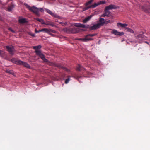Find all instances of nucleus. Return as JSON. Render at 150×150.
Segmentation results:
<instances>
[{
	"label": "nucleus",
	"mask_w": 150,
	"mask_h": 150,
	"mask_svg": "<svg viewBox=\"0 0 150 150\" xmlns=\"http://www.w3.org/2000/svg\"><path fill=\"white\" fill-rule=\"evenodd\" d=\"M11 61L17 64L22 65L27 68H30L31 67L26 62H24L19 60H17L15 59H12Z\"/></svg>",
	"instance_id": "1"
},
{
	"label": "nucleus",
	"mask_w": 150,
	"mask_h": 150,
	"mask_svg": "<svg viewBox=\"0 0 150 150\" xmlns=\"http://www.w3.org/2000/svg\"><path fill=\"white\" fill-rule=\"evenodd\" d=\"M117 26L118 27H121L122 28H124L127 31L130 32L131 33H134V31L128 27H126L128 26V24H122L120 23H117Z\"/></svg>",
	"instance_id": "2"
},
{
	"label": "nucleus",
	"mask_w": 150,
	"mask_h": 150,
	"mask_svg": "<svg viewBox=\"0 0 150 150\" xmlns=\"http://www.w3.org/2000/svg\"><path fill=\"white\" fill-rule=\"evenodd\" d=\"M96 34H89L85 36L84 38L79 39L82 41L83 42H86L88 41H91L93 40V39L91 38L95 36Z\"/></svg>",
	"instance_id": "3"
},
{
	"label": "nucleus",
	"mask_w": 150,
	"mask_h": 150,
	"mask_svg": "<svg viewBox=\"0 0 150 150\" xmlns=\"http://www.w3.org/2000/svg\"><path fill=\"white\" fill-rule=\"evenodd\" d=\"M6 48L7 51L12 56L14 54L15 50L13 46H6Z\"/></svg>",
	"instance_id": "4"
},
{
	"label": "nucleus",
	"mask_w": 150,
	"mask_h": 150,
	"mask_svg": "<svg viewBox=\"0 0 150 150\" xmlns=\"http://www.w3.org/2000/svg\"><path fill=\"white\" fill-rule=\"evenodd\" d=\"M64 30L69 33H75L77 32L76 28H66L64 29Z\"/></svg>",
	"instance_id": "5"
},
{
	"label": "nucleus",
	"mask_w": 150,
	"mask_h": 150,
	"mask_svg": "<svg viewBox=\"0 0 150 150\" xmlns=\"http://www.w3.org/2000/svg\"><path fill=\"white\" fill-rule=\"evenodd\" d=\"M119 8V7L118 6H117L116 5L113 4H111L108 6L105 7L104 11H108L110 10L116 9L118 8Z\"/></svg>",
	"instance_id": "6"
},
{
	"label": "nucleus",
	"mask_w": 150,
	"mask_h": 150,
	"mask_svg": "<svg viewBox=\"0 0 150 150\" xmlns=\"http://www.w3.org/2000/svg\"><path fill=\"white\" fill-rule=\"evenodd\" d=\"M31 11L33 12L37 16H40V15L39 13V8L34 6H33L32 7V8Z\"/></svg>",
	"instance_id": "7"
},
{
	"label": "nucleus",
	"mask_w": 150,
	"mask_h": 150,
	"mask_svg": "<svg viewBox=\"0 0 150 150\" xmlns=\"http://www.w3.org/2000/svg\"><path fill=\"white\" fill-rule=\"evenodd\" d=\"M106 3V2L105 1H100L97 3H94L93 4L90 5L91 8H94L97 6L101 4H105Z\"/></svg>",
	"instance_id": "8"
},
{
	"label": "nucleus",
	"mask_w": 150,
	"mask_h": 150,
	"mask_svg": "<svg viewBox=\"0 0 150 150\" xmlns=\"http://www.w3.org/2000/svg\"><path fill=\"white\" fill-rule=\"evenodd\" d=\"M45 9L47 13L51 15L52 16L56 18L58 16L57 14L54 13L50 10L47 8H45Z\"/></svg>",
	"instance_id": "9"
},
{
	"label": "nucleus",
	"mask_w": 150,
	"mask_h": 150,
	"mask_svg": "<svg viewBox=\"0 0 150 150\" xmlns=\"http://www.w3.org/2000/svg\"><path fill=\"white\" fill-rule=\"evenodd\" d=\"M40 31L41 32H43L45 33H50V32H52L53 33H55L56 32V31L54 30H53L52 29H49L47 28H43L40 30Z\"/></svg>",
	"instance_id": "10"
},
{
	"label": "nucleus",
	"mask_w": 150,
	"mask_h": 150,
	"mask_svg": "<svg viewBox=\"0 0 150 150\" xmlns=\"http://www.w3.org/2000/svg\"><path fill=\"white\" fill-rule=\"evenodd\" d=\"M112 33L115 34L116 35L121 36L124 35V33L120 32H118L116 30H113L112 31Z\"/></svg>",
	"instance_id": "11"
},
{
	"label": "nucleus",
	"mask_w": 150,
	"mask_h": 150,
	"mask_svg": "<svg viewBox=\"0 0 150 150\" xmlns=\"http://www.w3.org/2000/svg\"><path fill=\"white\" fill-rule=\"evenodd\" d=\"M35 52L36 55L39 56L42 60L45 57L44 55L41 53V51L36 50L35 51Z\"/></svg>",
	"instance_id": "12"
},
{
	"label": "nucleus",
	"mask_w": 150,
	"mask_h": 150,
	"mask_svg": "<svg viewBox=\"0 0 150 150\" xmlns=\"http://www.w3.org/2000/svg\"><path fill=\"white\" fill-rule=\"evenodd\" d=\"M99 22L97 24H98V25L100 26V27L103 25L105 23V19L103 18H100L99 20Z\"/></svg>",
	"instance_id": "13"
},
{
	"label": "nucleus",
	"mask_w": 150,
	"mask_h": 150,
	"mask_svg": "<svg viewBox=\"0 0 150 150\" xmlns=\"http://www.w3.org/2000/svg\"><path fill=\"white\" fill-rule=\"evenodd\" d=\"M100 26H99L98 24H95L93 26L90 27L88 26V28L90 30H93L97 29L100 28Z\"/></svg>",
	"instance_id": "14"
},
{
	"label": "nucleus",
	"mask_w": 150,
	"mask_h": 150,
	"mask_svg": "<svg viewBox=\"0 0 150 150\" xmlns=\"http://www.w3.org/2000/svg\"><path fill=\"white\" fill-rule=\"evenodd\" d=\"M75 26L76 27H81L84 28H88L89 25L86 26L84 24H81L80 23H77L75 24Z\"/></svg>",
	"instance_id": "15"
},
{
	"label": "nucleus",
	"mask_w": 150,
	"mask_h": 150,
	"mask_svg": "<svg viewBox=\"0 0 150 150\" xmlns=\"http://www.w3.org/2000/svg\"><path fill=\"white\" fill-rule=\"evenodd\" d=\"M18 22L21 24H23L27 23V21L25 18H22L19 19Z\"/></svg>",
	"instance_id": "16"
},
{
	"label": "nucleus",
	"mask_w": 150,
	"mask_h": 150,
	"mask_svg": "<svg viewBox=\"0 0 150 150\" xmlns=\"http://www.w3.org/2000/svg\"><path fill=\"white\" fill-rule=\"evenodd\" d=\"M76 70L78 71L84 70L85 69L81 66L78 64L76 67Z\"/></svg>",
	"instance_id": "17"
},
{
	"label": "nucleus",
	"mask_w": 150,
	"mask_h": 150,
	"mask_svg": "<svg viewBox=\"0 0 150 150\" xmlns=\"http://www.w3.org/2000/svg\"><path fill=\"white\" fill-rule=\"evenodd\" d=\"M92 15H90L89 16L86 17L83 20V22L84 23H86L90 19L92 18Z\"/></svg>",
	"instance_id": "18"
},
{
	"label": "nucleus",
	"mask_w": 150,
	"mask_h": 150,
	"mask_svg": "<svg viewBox=\"0 0 150 150\" xmlns=\"http://www.w3.org/2000/svg\"><path fill=\"white\" fill-rule=\"evenodd\" d=\"M42 46L41 45H38L37 46H33V48L35 50V51L38 50V51H40L38 49H40L41 48Z\"/></svg>",
	"instance_id": "19"
},
{
	"label": "nucleus",
	"mask_w": 150,
	"mask_h": 150,
	"mask_svg": "<svg viewBox=\"0 0 150 150\" xmlns=\"http://www.w3.org/2000/svg\"><path fill=\"white\" fill-rule=\"evenodd\" d=\"M13 4H11L10 6H8L7 8V11H11L13 9Z\"/></svg>",
	"instance_id": "20"
},
{
	"label": "nucleus",
	"mask_w": 150,
	"mask_h": 150,
	"mask_svg": "<svg viewBox=\"0 0 150 150\" xmlns=\"http://www.w3.org/2000/svg\"><path fill=\"white\" fill-rule=\"evenodd\" d=\"M93 0H90L88 2L85 4V6L91 5V4L93 2Z\"/></svg>",
	"instance_id": "21"
},
{
	"label": "nucleus",
	"mask_w": 150,
	"mask_h": 150,
	"mask_svg": "<svg viewBox=\"0 0 150 150\" xmlns=\"http://www.w3.org/2000/svg\"><path fill=\"white\" fill-rule=\"evenodd\" d=\"M37 21H39L42 24H45V22L42 19H40L39 18H36L35 19Z\"/></svg>",
	"instance_id": "22"
},
{
	"label": "nucleus",
	"mask_w": 150,
	"mask_h": 150,
	"mask_svg": "<svg viewBox=\"0 0 150 150\" xmlns=\"http://www.w3.org/2000/svg\"><path fill=\"white\" fill-rule=\"evenodd\" d=\"M44 25H51L52 26H54V25L53 23H51L50 22H47L46 23L45 22Z\"/></svg>",
	"instance_id": "23"
},
{
	"label": "nucleus",
	"mask_w": 150,
	"mask_h": 150,
	"mask_svg": "<svg viewBox=\"0 0 150 150\" xmlns=\"http://www.w3.org/2000/svg\"><path fill=\"white\" fill-rule=\"evenodd\" d=\"M105 12V14L106 16L107 17H108L110 16V14L111 12L110 11H104Z\"/></svg>",
	"instance_id": "24"
},
{
	"label": "nucleus",
	"mask_w": 150,
	"mask_h": 150,
	"mask_svg": "<svg viewBox=\"0 0 150 150\" xmlns=\"http://www.w3.org/2000/svg\"><path fill=\"white\" fill-rule=\"evenodd\" d=\"M56 66H57V67H59V68H60V67H62L63 68H64V69L65 70H66V71H69V70L68 69H67L66 68H64V67H61V66H60L59 65V64H57L56 65Z\"/></svg>",
	"instance_id": "25"
},
{
	"label": "nucleus",
	"mask_w": 150,
	"mask_h": 150,
	"mask_svg": "<svg viewBox=\"0 0 150 150\" xmlns=\"http://www.w3.org/2000/svg\"><path fill=\"white\" fill-rule=\"evenodd\" d=\"M86 6V7H84L83 8V11H85L86 10H88V9L91 8L90 6Z\"/></svg>",
	"instance_id": "26"
},
{
	"label": "nucleus",
	"mask_w": 150,
	"mask_h": 150,
	"mask_svg": "<svg viewBox=\"0 0 150 150\" xmlns=\"http://www.w3.org/2000/svg\"><path fill=\"white\" fill-rule=\"evenodd\" d=\"M25 5V6H26V8H28V9L30 11H31V10L32 8V7H30L29 5H28L27 4H26Z\"/></svg>",
	"instance_id": "27"
},
{
	"label": "nucleus",
	"mask_w": 150,
	"mask_h": 150,
	"mask_svg": "<svg viewBox=\"0 0 150 150\" xmlns=\"http://www.w3.org/2000/svg\"><path fill=\"white\" fill-rule=\"evenodd\" d=\"M142 8L144 11H146V12L147 11V10L146 8H145V7L144 6H142Z\"/></svg>",
	"instance_id": "28"
},
{
	"label": "nucleus",
	"mask_w": 150,
	"mask_h": 150,
	"mask_svg": "<svg viewBox=\"0 0 150 150\" xmlns=\"http://www.w3.org/2000/svg\"><path fill=\"white\" fill-rule=\"evenodd\" d=\"M70 80V79L69 78H68L67 79L65 82V83L66 84H67L69 82V81Z\"/></svg>",
	"instance_id": "29"
},
{
	"label": "nucleus",
	"mask_w": 150,
	"mask_h": 150,
	"mask_svg": "<svg viewBox=\"0 0 150 150\" xmlns=\"http://www.w3.org/2000/svg\"><path fill=\"white\" fill-rule=\"evenodd\" d=\"M112 22H113V21H110V20H108V21H106L105 23L106 24H107L108 23H111Z\"/></svg>",
	"instance_id": "30"
},
{
	"label": "nucleus",
	"mask_w": 150,
	"mask_h": 150,
	"mask_svg": "<svg viewBox=\"0 0 150 150\" xmlns=\"http://www.w3.org/2000/svg\"><path fill=\"white\" fill-rule=\"evenodd\" d=\"M6 72L7 73L12 74L13 73V71H12L10 70H9L8 69L6 70Z\"/></svg>",
	"instance_id": "31"
},
{
	"label": "nucleus",
	"mask_w": 150,
	"mask_h": 150,
	"mask_svg": "<svg viewBox=\"0 0 150 150\" xmlns=\"http://www.w3.org/2000/svg\"><path fill=\"white\" fill-rule=\"evenodd\" d=\"M42 60L45 62H48V60L47 59H46L45 57L43 59H42Z\"/></svg>",
	"instance_id": "32"
},
{
	"label": "nucleus",
	"mask_w": 150,
	"mask_h": 150,
	"mask_svg": "<svg viewBox=\"0 0 150 150\" xmlns=\"http://www.w3.org/2000/svg\"><path fill=\"white\" fill-rule=\"evenodd\" d=\"M39 11H40L41 12H42L44 11V10L42 8H39Z\"/></svg>",
	"instance_id": "33"
},
{
	"label": "nucleus",
	"mask_w": 150,
	"mask_h": 150,
	"mask_svg": "<svg viewBox=\"0 0 150 150\" xmlns=\"http://www.w3.org/2000/svg\"><path fill=\"white\" fill-rule=\"evenodd\" d=\"M51 32H50V33H48V34H50V35L51 36H53V37H54V35L51 33Z\"/></svg>",
	"instance_id": "34"
},
{
	"label": "nucleus",
	"mask_w": 150,
	"mask_h": 150,
	"mask_svg": "<svg viewBox=\"0 0 150 150\" xmlns=\"http://www.w3.org/2000/svg\"><path fill=\"white\" fill-rule=\"evenodd\" d=\"M9 30L11 31L12 33H15V31L13 30L11 28H9Z\"/></svg>",
	"instance_id": "35"
},
{
	"label": "nucleus",
	"mask_w": 150,
	"mask_h": 150,
	"mask_svg": "<svg viewBox=\"0 0 150 150\" xmlns=\"http://www.w3.org/2000/svg\"><path fill=\"white\" fill-rule=\"evenodd\" d=\"M40 32H41V31H40V30H36V29H35V33H39Z\"/></svg>",
	"instance_id": "36"
},
{
	"label": "nucleus",
	"mask_w": 150,
	"mask_h": 150,
	"mask_svg": "<svg viewBox=\"0 0 150 150\" xmlns=\"http://www.w3.org/2000/svg\"><path fill=\"white\" fill-rule=\"evenodd\" d=\"M105 16H106L105 14V13H104L102 15H101V17H105Z\"/></svg>",
	"instance_id": "37"
},
{
	"label": "nucleus",
	"mask_w": 150,
	"mask_h": 150,
	"mask_svg": "<svg viewBox=\"0 0 150 150\" xmlns=\"http://www.w3.org/2000/svg\"><path fill=\"white\" fill-rule=\"evenodd\" d=\"M142 36V35H141V34H139L137 35V38H140Z\"/></svg>",
	"instance_id": "38"
},
{
	"label": "nucleus",
	"mask_w": 150,
	"mask_h": 150,
	"mask_svg": "<svg viewBox=\"0 0 150 150\" xmlns=\"http://www.w3.org/2000/svg\"><path fill=\"white\" fill-rule=\"evenodd\" d=\"M2 51L1 50H0V55H1L2 54Z\"/></svg>",
	"instance_id": "39"
},
{
	"label": "nucleus",
	"mask_w": 150,
	"mask_h": 150,
	"mask_svg": "<svg viewBox=\"0 0 150 150\" xmlns=\"http://www.w3.org/2000/svg\"><path fill=\"white\" fill-rule=\"evenodd\" d=\"M31 35L33 37H35V35L34 34H31Z\"/></svg>",
	"instance_id": "40"
},
{
	"label": "nucleus",
	"mask_w": 150,
	"mask_h": 150,
	"mask_svg": "<svg viewBox=\"0 0 150 150\" xmlns=\"http://www.w3.org/2000/svg\"><path fill=\"white\" fill-rule=\"evenodd\" d=\"M80 77H81L80 76H78V77H77V78H78V79Z\"/></svg>",
	"instance_id": "41"
},
{
	"label": "nucleus",
	"mask_w": 150,
	"mask_h": 150,
	"mask_svg": "<svg viewBox=\"0 0 150 150\" xmlns=\"http://www.w3.org/2000/svg\"><path fill=\"white\" fill-rule=\"evenodd\" d=\"M1 20V17L0 16V20Z\"/></svg>",
	"instance_id": "42"
}]
</instances>
